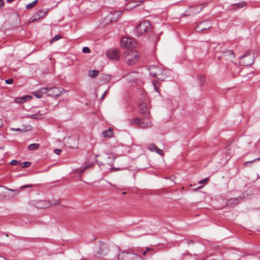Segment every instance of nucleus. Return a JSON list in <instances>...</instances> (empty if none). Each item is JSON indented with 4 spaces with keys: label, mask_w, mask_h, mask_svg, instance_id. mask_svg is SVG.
Returning <instances> with one entry per match:
<instances>
[{
    "label": "nucleus",
    "mask_w": 260,
    "mask_h": 260,
    "mask_svg": "<svg viewBox=\"0 0 260 260\" xmlns=\"http://www.w3.org/2000/svg\"><path fill=\"white\" fill-rule=\"evenodd\" d=\"M148 71L151 76L155 77L160 81H164L166 78V74L165 71L157 66H150L148 68Z\"/></svg>",
    "instance_id": "1"
},
{
    "label": "nucleus",
    "mask_w": 260,
    "mask_h": 260,
    "mask_svg": "<svg viewBox=\"0 0 260 260\" xmlns=\"http://www.w3.org/2000/svg\"><path fill=\"white\" fill-rule=\"evenodd\" d=\"M124 57L127 63L132 66L138 60V53L133 49H128L124 53Z\"/></svg>",
    "instance_id": "2"
},
{
    "label": "nucleus",
    "mask_w": 260,
    "mask_h": 260,
    "mask_svg": "<svg viewBox=\"0 0 260 260\" xmlns=\"http://www.w3.org/2000/svg\"><path fill=\"white\" fill-rule=\"evenodd\" d=\"M254 62V53L251 51H247L240 59V63L244 66H250Z\"/></svg>",
    "instance_id": "3"
},
{
    "label": "nucleus",
    "mask_w": 260,
    "mask_h": 260,
    "mask_svg": "<svg viewBox=\"0 0 260 260\" xmlns=\"http://www.w3.org/2000/svg\"><path fill=\"white\" fill-rule=\"evenodd\" d=\"M151 29L150 23L149 21L144 20L140 23L135 28V32L137 35L144 34Z\"/></svg>",
    "instance_id": "4"
},
{
    "label": "nucleus",
    "mask_w": 260,
    "mask_h": 260,
    "mask_svg": "<svg viewBox=\"0 0 260 260\" xmlns=\"http://www.w3.org/2000/svg\"><path fill=\"white\" fill-rule=\"evenodd\" d=\"M108 252V246L104 242H100L99 245L94 247V254L96 257L103 256L106 255Z\"/></svg>",
    "instance_id": "5"
},
{
    "label": "nucleus",
    "mask_w": 260,
    "mask_h": 260,
    "mask_svg": "<svg viewBox=\"0 0 260 260\" xmlns=\"http://www.w3.org/2000/svg\"><path fill=\"white\" fill-rule=\"evenodd\" d=\"M211 27V24L209 21L205 20L199 23L195 27L194 30L196 32H201Z\"/></svg>",
    "instance_id": "6"
},
{
    "label": "nucleus",
    "mask_w": 260,
    "mask_h": 260,
    "mask_svg": "<svg viewBox=\"0 0 260 260\" xmlns=\"http://www.w3.org/2000/svg\"><path fill=\"white\" fill-rule=\"evenodd\" d=\"M120 43L121 45L124 48H131L134 46L136 44L133 39L126 37L121 38Z\"/></svg>",
    "instance_id": "7"
},
{
    "label": "nucleus",
    "mask_w": 260,
    "mask_h": 260,
    "mask_svg": "<svg viewBox=\"0 0 260 260\" xmlns=\"http://www.w3.org/2000/svg\"><path fill=\"white\" fill-rule=\"evenodd\" d=\"M133 123L140 126L142 127H148L151 126L150 120L147 118L146 120L143 119L141 120L139 118H136L134 119Z\"/></svg>",
    "instance_id": "8"
},
{
    "label": "nucleus",
    "mask_w": 260,
    "mask_h": 260,
    "mask_svg": "<svg viewBox=\"0 0 260 260\" xmlns=\"http://www.w3.org/2000/svg\"><path fill=\"white\" fill-rule=\"evenodd\" d=\"M106 56L111 60H118L120 58V54L116 49L108 50L106 52Z\"/></svg>",
    "instance_id": "9"
},
{
    "label": "nucleus",
    "mask_w": 260,
    "mask_h": 260,
    "mask_svg": "<svg viewBox=\"0 0 260 260\" xmlns=\"http://www.w3.org/2000/svg\"><path fill=\"white\" fill-rule=\"evenodd\" d=\"M122 13V11H117L110 13L107 15V19L111 22H114L118 20V19L121 16Z\"/></svg>",
    "instance_id": "10"
},
{
    "label": "nucleus",
    "mask_w": 260,
    "mask_h": 260,
    "mask_svg": "<svg viewBox=\"0 0 260 260\" xmlns=\"http://www.w3.org/2000/svg\"><path fill=\"white\" fill-rule=\"evenodd\" d=\"M46 93L49 96L57 97L60 94L61 92L58 88L54 87L48 88V91Z\"/></svg>",
    "instance_id": "11"
},
{
    "label": "nucleus",
    "mask_w": 260,
    "mask_h": 260,
    "mask_svg": "<svg viewBox=\"0 0 260 260\" xmlns=\"http://www.w3.org/2000/svg\"><path fill=\"white\" fill-rule=\"evenodd\" d=\"M48 9H41L37 11L34 15L33 17L34 18L32 21L35 20L39 19L41 18L44 17L48 13Z\"/></svg>",
    "instance_id": "12"
},
{
    "label": "nucleus",
    "mask_w": 260,
    "mask_h": 260,
    "mask_svg": "<svg viewBox=\"0 0 260 260\" xmlns=\"http://www.w3.org/2000/svg\"><path fill=\"white\" fill-rule=\"evenodd\" d=\"M53 204L51 203V202L47 200H40L37 202L36 207L38 208L44 209L48 208L51 206Z\"/></svg>",
    "instance_id": "13"
},
{
    "label": "nucleus",
    "mask_w": 260,
    "mask_h": 260,
    "mask_svg": "<svg viewBox=\"0 0 260 260\" xmlns=\"http://www.w3.org/2000/svg\"><path fill=\"white\" fill-rule=\"evenodd\" d=\"M132 255H134V253L122 252L119 254L118 259V260H132L133 256Z\"/></svg>",
    "instance_id": "14"
},
{
    "label": "nucleus",
    "mask_w": 260,
    "mask_h": 260,
    "mask_svg": "<svg viewBox=\"0 0 260 260\" xmlns=\"http://www.w3.org/2000/svg\"><path fill=\"white\" fill-rule=\"evenodd\" d=\"M48 91V87H42L39 90L33 92L32 93L34 96L37 98H41L42 97L44 93H46Z\"/></svg>",
    "instance_id": "15"
},
{
    "label": "nucleus",
    "mask_w": 260,
    "mask_h": 260,
    "mask_svg": "<svg viewBox=\"0 0 260 260\" xmlns=\"http://www.w3.org/2000/svg\"><path fill=\"white\" fill-rule=\"evenodd\" d=\"M244 196H240L238 198H231L227 202L228 206H232L237 205L243 198Z\"/></svg>",
    "instance_id": "16"
},
{
    "label": "nucleus",
    "mask_w": 260,
    "mask_h": 260,
    "mask_svg": "<svg viewBox=\"0 0 260 260\" xmlns=\"http://www.w3.org/2000/svg\"><path fill=\"white\" fill-rule=\"evenodd\" d=\"M103 136L104 138H111L113 136V128L108 127V129L103 132Z\"/></svg>",
    "instance_id": "17"
},
{
    "label": "nucleus",
    "mask_w": 260,
    "mask_h": 260,
    "mask_svg": "<svg viewBox=\"0 0 260 260\" xmlns=\"http://www.w3.org/2000/svg\"><path fill=\"white\" fill-rule=\"evenodd\" d=\"M30 98L31 97L30 96H24L21 98H18L15 100V102L18 104H22Z\"/></svg>",
    "instance_id": "18"
},
{
    "label": "nucleus",
    "mask_w": 260,
    "mask_h": 260,
    "mask_svg": "<svg viewBox=\"0 0 260 260\" xmlns=\"http://www.w3.org/2000/svg\"><path fill=\"white\" fill-rule=\"evenodd\" d=\"M115 157H114L113 155L111 156H109L108 154H106L104 156L105 162L108 164H112L113 161L114 160Z\"/></svg>",
    "instance_id": "19"
},
{
    "label": "nucleus",
    "mask_w": 260,
    "mask_h": 260,
    "mask_svg": "<svg viewBox=\"0 0 260 260\" xmlns=\"http://www.w3.org/2000/svg\"><path fill=\"white\" fill-rule=\"evenodd\" d=\"M224 57H230V59L235 58V54L232 50H228L223 52Z\"/></svg>",
    "instance_id": "20"
},
{
    "label": "nucleus",
    "mask_w": 260,
    "mask_h": 260,
    "mask_svg": "<svg viewBox=\"0 0 260 260\" xmlns=\"http://www.w3.org/2000/svg\"><path fill=\"white\" fill-rule=\"evenodd\" d=\"M247 5V3L244 1L240 2L237 4H234L232 6L233 7H235V8H234L233 9H241L243 8L244 7H245Z\"/></svg>",
    "instance_id": "21"
},
{
    "label": "nucleus",
    "mask_w": 260,
    "mask_h": 260,
    "mask_svg": "<svg viewBox=\"0 0 260 260\" xmlns=\"http://www.w3.org/2000/svg\"><path fill=\"white\" fill-rule=\"evenodd\" d=\"M139 111L141 113H145L147 110L146 105L144 103H140L139 105Z\"/></svg>",
    "instance_id": "22"
},
{
    "label": "nucleus",
    "mask_w": 260,
    "mask_h": 260,
    "mask_svg": "<svg viewBox=\"0 0 260 260\" xmlns=\"http://www.w3.org/2000/svg\"><path fill=\"white\" fill-rule=\"evenodd\" d=\"M5 189H7L11 191H12L13 192H14L15 193H13V194H11L9 192H6L5 193L6 196H8L9 197H10V198H12V197H14L16 194L18 193L19 192V191L18 190H15V189H9V188H8L7 187H4Z\"/></svg>",
    "instance_id": "23"
},
{
    "label": "nucleus",
    "mask_w": 260,
    "mask_h": 260,
    "mask_svg": "<svg viewBox=\"0 0 260 260\" xmlns=\"http://www.w3.org/2000/svg\"><path fill=\"white\" fill-rule=\"evenodd\" d=\"M40 146V145L37 143H33L28 146V149L29 150H35L37 149Z\"/></svg>",
    "instance_id": "24"
},
{
    "label": "nucleus",
    "mask_w": 260,
    "mask_h": 260,
    "mask_svg": "<svg viewBox=\"0 0 260 260\" xmlns=\"http://www.w3.org/2000/svg\"><path fill=\"white\" fill-rule=\"evenodd\" d=\"M99 74V72L96 70H91L89 72V75L92 78L97 77Z\"/></svg>",
    "instance_id": "25"
},
{
    "label": "nucleus",
    "mask_w": 260,
    "mask_h": 260,
    "mask_svg": "<svg viewBox=\"0 0 260 260\" xmlns=\"http://www.w3.org/2000/svg\"><path fill=\"white\" fill-rule=\"evenodd\" d=\"M149 252V256H151L152 255L153 253H154V252H153V249H151V248H147V249L143 251L142 253L143 255H146V254Z\"/></svg>",
    "instance_id": "26"
},
{
    "label": "nucleus",
    "mask_w": 260,
    "mask_h": 260,
    "mask_svg": "<svg viewBox=\"0 0 260 260\" xmlns=\"http://www.w3.org/2000/svg\"><path fill=\"white\" fill-rule=\"evenodd\" d=\"M38 2V0H35V1H34L33 2L31 3H29L28 4H27L26 6V9H32V8H34V7L35 6V5Z\"/></svg>",
    "instance_id": "27"
},
{
    "label": "nucleus",
    "mask_w": 260,
    "mask_h": 260,
    "mask_svg": "<svg viewBox=\"0 0 260 260\" xmlns=\"http://www.w3.org/2000/svg\"><path fill=\"white\" fill-rule=\"evenodd\" d=\"M148 148L151 151L156 152L158 150V147L154 144H150Z\"/></svg>",
    "instance_id": "28"
},
{
    "label": "nucleus",
    "mask_w": 260,
    "mask_h": 260,
    "mask_svg": "<svg viewBox=\"0 0 260 260\" xmlns=\"http://www.w3.org/2000/svg\"><path fill=\"white\" fill-rule=\"evenodd\" d=\"M256 160H260V157H258V158H256L255 159H254L253 160H250V161H246L245 162H244V166L245 167H249V164H250V163H252V162H253Z\"/></svg>",
    "instance_id": "29"
},
{
    "label": "nucleus",
    "mask_w": 260,
    "mask_h": 260,
    "mask_svg": "<svg viewBox=\"0 0 260 260\" xmlns=\"http://www.w3.org/2000/svg\"><path fill=\"white\" fill-rule=\"evenodd\" d=\"M133 256L132 260H144V259L139 255L135 254L132 255Z\"/></svg>",
    "instance_id": "30"
},
{
    "label": "nucleus",
    "mask_w": 260,
    "mask_h": 260,
    "mask_svg": "<svg viewBox=\"0 0 260 260\" xmlns=\"http://www.w3.org/2000/svg\"><path fill=\"white\" fill-rule=\"evenodd\" d=\"M61 38V36L59 35H57L55 36L51 40H50V43L52 44L53 42L58 40Z\"/></svg>",
    "instance_id": "31"
},
{
    "label": "nucleus",
    "mask_w": 260,
    "mask_h": 260,
    "mask_svg": "<svg viewBox=\"0 0 260 260\" xmlns=\"http://www.w3.org/2000/svg\"><path fill=\"white\" fill-rule=\"evenodd\" d=\"M158 84H159V82L157 81L153 82V84L154 87L155 88V90L158 92H159V89L157 87V85H158Z\"/></svg>",
    "instance_id": "32"
},
{
    "label": "nucleus",
    "mask_w": 260,
    "mask_h": 260,
    "mask_svg": "<svg viewBox=\"0 0 260 260\" xmlns=\"http://www.w3.org/2000/svg\"><path fill=\"white\" fill-rule=\"evenodd\" d=\"M198 80L200 81V84H202V83H203L204 82L205 77L204 76H203V75H200L198 77Z\"/></svg>",
    "instance_id": "33"
},
{
    "label": "nucleus",
    "mask_w": 260,
    "mask_h": 260,
    "mask_svg": "<svg viewBox=\"0 0 260 260\" xmlns=\"http://www.w3.org/2000/svg\"><path fill=\"white\" fill-rule=\"evenodd\" d=\"M82 51L83 53H89L90 52V50L89 48L87 47H83L82 49Z\"/></svg>",
    "instance_id": "34"
},
{
    "label": "nucleus",
    "mask_w": 260,
    "mask_h": 260,
    "mask_svg": "<svg viewBox=\"0 0 260 260\" xmlns=\"http://www.w3.org/2000/svg\"><path fill=\"white\" fill-rule=\"evenodd\" d=\"M23 166H22V167L23 168H28L29 167L30 165H31V163L29 161H25L23 163Z\"/></svg>",
    "instance_id": "35"
},
{
    "label": "nucleus",
    "mask_w": 260,
    "mask_h": 260,
    "mask_svg": "<svg viewBox=\"0 0 260 260\" xmlns=\"http://www.w3.org/2000/svg\"><path fill=\"white\" fill-rule=\"evenodd\" d=\"M20 164V162L16 160H15V159H13L10 162V164L12 165H18Z\"/></svg>",
    "instance_id": "36"
},
{
    "label": "nucleus",
    "mask_w": 260,
    "mask_h": 260,
    "mask_svg": "<svg viewBox=\"0 0 260 260\" xmlns=\"http://www.w3.org/2000/svg\"><path fill=\"white\" fill-rule=\"evenodd\" d=\"M13 81L12 78H9L5 80V83L7 84H12L13 83Z\"/></svg>",
    "instance_id": "37"
},
{
    "label": "nucleus",
    "mask_w": 260,
    "mask_h": 260,
    "mask_svg": "<svg viewBox=\"0 0 260 260\" xmlns=\"http://www.w3.org/2000/svg\"><path fill=\"white\" fill-rule=\"evenodd\" d=\"M33 186H34V185H32V184L25 185L21 186L20 189L25 188L27 187H32Z\"/></svg>",
    "instance_id": "38"
},
{
    "label": "nucleus",
    "mask_w": 260,
    "mask_h": 260,
    "mask_svg": "<svg viewBox=\"0 0 260 260\" xmlns=\"http://www.w3.org/2000/svg\"><path fill=\"white\" fill-rule=\"evenodd\" d=\"M208 180H209V179L208 178H206L201 180L199 182V183H200V184L205 183H206L207 182H208Z\"/></svg>",
    "instance_id": "39"
},
{
    "label": "nucleus",
    "mask_w": 260,
    "mask_h": 260,
    "mask_svg": "<svg viewBox=\"0 0 260 260\" xmlns=\"http://www.w3.org/2000/svg\"><path fill=\"white\" fill-rule=\"evenodd\" d=\"M155 152L157 153L158 154H159L160 155H164L163 150H162L161 149H159L158 148V150H157Z\"/></svg>",
    "instance_id": "40"
},
{
    "label": "nucleus",
    "mask_w": 260,
    "mask_h": 260,
    "mask_svg": "<svg viewBox=\"0 0 260 260\" xmlns=\"http://www.w3.org/2000/svg\"><path fill=\"white\" fill-rule=\"evenodd\" d=\"M61 151V150L60 149H55L54 150V153L57 155H58L60 153Z\"/></svg>",
    "instance_id": "41"
},
{
    "label": "nucleus",
    "mask_w": 260,
    "mask_h": 260,
    "mask_svg": "<svg viewBox=\"0 0 260 260\" xmlns=\"http://www.w3.org/2000/svg\"><path fill=\"white\" fill-rule=\"evenodd\" d=\"M5 2L3 0H0V10L4 6Z\"/></svg>",
    "instance_id": "42"
},
{
    "label": "nucleus",
    "mask_w": 260,
    "mask_h": 260,
    "mask_svg": "<svg viewBox=\"0 0 260 260\" xmlns=\"http://www.w3.org/2000/svg\"><path fill=\"white\" fill-rule=\"evenodd\" d=\"M37 114H34L31 115L30 117L32 119H38V118L37 117Z\"/></svg>",
    "instance_id": "43"
},
{
    "label": "nucleus",
    "mask_w": 260,
    "mask_h": 260,
    "mask_svg": "<svg viewBox=\"0 0 260 260\" xmlns=\"http://www.w3.org/2000/svg\"><path fill=\"white\" fill-rule=\"evenodd\" d=\"M11 129L12 130V131H18V132H22V130L20 129V128H11Z\"/></svg>",
    "instance_id": "44"
},
{
    "label": "nucleus",
    "mask_w": 260,
    "mask_h": 260,
    "mask_svg": "<svg viewBox=\"0 0 260 260\" xmlns=\"http://www.w3.org/2000/svg\"><path fill=\"white\" fill-rule=\"evenodd\" d=\"M60 200H57L56 201H55L54 202V203L53 204V205L55 206H56L57 205H59L60 204Z\"/></svg>",
    "instance_id": "45"
},
{
    "label": "nucleus",
    "mask_w": 260,
    "mask_h": 260,
    "mask_svg": "<svg viewBox=\"0 0 260 260\" xmlns=\"http://www.w3.org/2000/svg\"><path fill=\"white\" fill-rule=\"evenodd\" d=\"M105 79L107 80H109L111 79V76L109 75H106Z\"/></svg>",
    "instance_id": "46"
},
{
    "label": "nucleus",
    "mask_w": 260,
    "mask_h": 260,
    "mask_svg": "<svg viewBox=\"0 0 260 260\" xmlns=\"http://www.w3.org/2000/svg\"><path fill=\"white\" fill-rule=\"evenodd\" d=\"M0 260H8L6 257L0 255Z\"/></svg>",
    "instance_id": "47"
},
{
    "label": "nucleus",
    "mask_w": 260,
    "mask_h": 260,
    "mask_svg": "<svg viewBox=\"0 0 260 260\" xmlns=\"http://www.w3.org/2000/svg\"><path fill=\"white\" fill-rule=\"evenodd\" d=\"M3 125V121L2 119H0V127H2Z\"/></svg>",
    "instance_id": "48"
},
{
    "label": "nucleus",
    "mask_w": 260,
    "mask_h": 260,
    "mask_svg": "<svg viewBox=\"0 0 260 260\" xmlns=\"http://www.w3.org/2000/svg\"><path fill=\"white\" fill-rule=\"evenodd\" d=\"M106 94H107V91H106L104 92V93L102 95V96L101 97V99H104Z\"/></svg>",
    "instance_id": "49"
},
{
    "label": "nucleus",
    "mask_w": 260,
    "mask_h": 260,
    "mask_svg": "<svg viewBox=\"0 0 260 260\" xmlns=\"http://www.w3.org/2000/svg\"><path fill=\"white\" fill-rule=\"evenodd\" d=\"M234 68H235V70H238V73H239V72H240V69H239V68L238 67H236V66H235Z\"/></svg>",
    "instance_id": "50"
},
{
    "label": "nucleus",
    "mask_w": 260,
    "mask_h": 260,
    "mask_svg": "<svg viewBox=\"0 0 260 260\" xmlns=\"http://www.w3.org/2000/svg\"><path fill=\"white\" fill-rule=\"evenodd\" d=\"M14 0H7V2L8 3H12Z\"/></svg>",
    "instance_id": "51"
},
{
    "label": "nucleus",
    "mask_w": 260,
    "mask_h": 260,
    "mask_svg": "<svg viewBox=\"0 0 260 260\" xmlns=\"http://www.w3.org/2000/svg\"><path fill=\"white\" fill-rule=\"evenodd\" d=\"M237 76V74H235V73H233L232 74V76L234 78L236 77Z\"/></svg>",
    "instance_id": "52"
},
{
    "label": "nucleus",
    "mask_w": 260,
    "mask_h": 260,
    "mask_svg": "<svg viewBox=\"0 0 260 260\" xmlns=\"http://www.w3.org/2000/svg\"><path fill=\"white\" fill-rule=\"evenodd\" d=\"M83 171H84V169H82V170H81L80 171V173H82L83 172Z\"/></svg>",
    "instance_id": "53"
},
{
    "label": "nucleus",
    "mask_w": 260,
    "mask_h": 260,
    "mask_svg": "<svg viewBox=\"0 0 260 260\" xmlns=\"http://www.w3.org/2000/svg\"><path fill=\"white\" fill-rule=\"evenodd\" d=\"M126 193H127V192H122V194H123V195H125V194H126Z\"/></svg>",
    "instance_id": "54"
},
{
    "label": "nucleus",
    "mask_w": 260,
    "mask_h": 260,
    "mask_svg": "<svg viewBox=\"0 0 260 260\" xmlns=\"http://www.w3.org/2000/svg\"><path fill=\"white\" fill-rule=\"evenodd\" d=\"M50 168V167H48V168ZM48 170H49V169H47L46 170V171H48Z\"/></svg>",
    "instance_id": "55"
},
{
    "label": "nucleus",
    "mask_w": 260,
    "mask_h": 260,
    "mask_svg": "<svg viewBox=\"0 0 260 260\" xmlns=\"http://www.w3.org/2000/svg\"><path fill=\"white\" fill-rule=\"evenodd\" d=\"M81 260H86V259H81Z\"/></svg>",
    "instance_id": "56"
}]
</instances>
